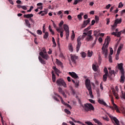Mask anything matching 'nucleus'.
Returning <instances> with one entry per match:
<instances>
[{
    "label": "nucleus",
    "mask_w": 125,
    "mask_h": 125,
    "mask_svg": "<svg viewBox=\"0 0 125 125\" xmlns=\"http://www.w3.org/2000/svg\"><path fill=\"white\" fill-rule=\"evenodd\" d=\"M52 22H53V27L54 28H55L56 31L58 32V33H60V30H61V28H58V27H57V26H56V24H55V23H54V21H53L52 20H51Z\"/></svg>",
    "instance_id": "16"
},
{
    "label": "nucleus",
    "mask_w": 125,
    "mask_h": 125,
    "mask_svg": "<svg viewBox=\"0 0 125 125\" xmlns=\"http://www.w3.org/2000/svg\"><path fill=\"white\" fill-rule=\"evenodd\" d=\"M57 84L58 85H59V86H61V85H62L64 87H67V84L64 82V80L62 79H60L57 80L56 81Z\"/></svg>",
    "instance_id": "7"
},
{
    "label": "nucleus",
    "mask_w": 125,
    "mask_h": 125,
    "mask_svg": "<svg viewBox=\"0 0 125 125\" xmlns=\"http://www.w3.org/2000/svg\"><path fill=\"white\" fill-rule=\"evenodd\" d=\"M111 102L114 108H115L116 112H117V113H119L120 110H119V108H118V106L115 104V103H114V100H111Z\"/></svg>",
    "instance_id": "13"
},
{
    "label": "nucleus",
    "mask_w": 125,
    "mask_h": 125,
    "mask_svg": "<svg viewBox=\"0 0 125 125\" xmlns=\"http://www.w3.org/2000/svg\"><path fill=\"white\" fill-rule=\"evenodd\" d=\"M92 69L93 70V71H94V72H96L97 71V66H96V65L95 64H92Z\"/></svg>",
    "instance_id": "26"
},
{
    "label": "nucleus",
    "mask_w": 125,
    "mask_h": 125,
    "mask_svg": "<svg viewBox=\"0 0 125 125\" xmlns=\"http://www.w3.org/2000/svg\"><path fill=\"white\" fill-rule=\"evenodd\" d=\"M83 39L81 37V36H79L77 38V44L76 46V51L77 52H79V50H80V48L81 47V46L82 45V42H81V41H82Z\"/></svg>",
    "instance_id": "8"
},
{
    "label": "nucleus",
    "mask_w": 125,
    "mask_h": 125,
    "mask_svg": "<svg viewBox=\"0 0 125 125\" xmlns=\"http://www.w3.org/2000/svg\"><path fill=\"white\" fill-rule=\"evenodd\" d=\"M97 34H98V31H97V30H95L94 31V36H95V37H96V36H97Z\"/></svg>",
    "instance_id": "55"
},
{
    "label": "nucleus",
    "mask_w": 125,
    "mask_h": 125,
    "mask_svg": "<svg viewBox=\"0 0 125 125\" xmlns=\"http://www.w3.org/2000/svg\"><path fill=\"white\" fill-rule=\"evenodd\" d=\"M107 78H108V74H104L103 77L104 82H106Z\"/></svg>",
    "instance_id": "23"
},
{
    "label": "nucleus",
    "mask_w": 125,
    "mask_h": 125,
    "mask_svg": "<svg viewBox=\"0 0 125 125\" xmlns=\"http://www.w3.org/2000/svg\"><path fill=\"white\" fill-rule=\"evenodd\" d=\"M45 14H47V11H43V12L42 13V14L41 15V16H44Z\"/></svg>",
    "instance_id": "44"
},
{
    "label": "nucleus",
    "mask_w": 125,
    "mask_h": 125,
    "mask_svg": "<svg viewBox=\"0 0 125 125\" xmlns=\"http://www.w3.org/2000/svg\"><path fill=\"white\" fill-rule=\"evenodd\" d=\"M110 53L109 55H113V53H114V50H113V48H110Z\"/></svg>",
    "instance_id": "50"
},
{
    "label": "nucleus",
    "mask_w": 125,
    "mask_h": 125,
    "mask_svg": "<svg viewBox=\"0 0 125 125\" xmlns=\"http://www.w3.org/2000/svg\"><path fill=\"white\" fill-rule=\"evenodd\" d=\"M68 48L69 51L71 52H73V51H74V48H73V45L72 44V43H70L68 44Z\"/></svg>",
    "instance_id": "17"
},
{
    "label": "nucleus",
    "mask_w": 125,
    "mask_h": 125,
    "mask_svg": "<svg viewBox=\"0 0 125 125\" xmlns=\"http://www.w3.org/2000/svg\"><path fill=\"white\" fill-rule=\"evenodd\" d=\"M65 106H67V107H68V108H69V109H72V106H71V105H70V104H65Z\"/></svg>",
    "instance_id": "61"
},
{
    "label": "nucleus",
    "mask_w": 125,
    "mask_h": 125,
    "mask_svg": "<svg viewBox=\"0 0 125 125\" xmlns=\"http://www.w3.org/2000/svg\"><path fill=\"white\" fill-rule=\"evenodd\" d=\"M110 42V37H107V38L105 40L104 42L103 45L102 50L103 54H104L105 58H107L108 56V46H109V43Z\"/></svg>",
    "instance_id": "1"
},
{
    "label": "nucleus",
    "mask_w": 125,
    "mask_h": 125,
    "mask_svg": "<svg viewBox=\"0 0 125 125\" xmlns=\"http://www.w3.org/2000/svg\"><path fill=\"white\" fill-rule=\"evenodd\" d=\"M109 74L111 75H114L115 74V71L114 70H110V71H109Z\"/></svg>",
    "instance_id": "52"
},
{
    "label": "nucleus",
    "mask_w": 125,
    "mask_h": 125,
    "mask_svg": "<svg viewBox=\"0 0 125 125\" xmlns=\"http://www.w3.org/2000/svg\"><path fill=\"white\" fill-rule=\"evenodd\" d=\"M53 99H54V100H56V101H57V102H60V101H59V99H57V98L56 96H53Z\"/></svg>",
    "instance_id": "51"
},
{
    "label": "nucleus",
    "mask_w": 125,
    "mask_h": 125,
    "mask_svg": "<svg viewBox=\"0 0 125 125\" xmlns=\"http://www.w3.org/2000/svg\"><path fill=\"white\" fill-rule=\"evenodd\" d=\"M89 102H90V103H92V104H94L95 103V101L92 99H89Z\"/></svg>",
    "instance_id": "53"
},
{
    "label": "nucleus",
    "mask_w": 125,
    "mask_h": 125,
    "mask_svg": "<svg viewBox=\"0 0 125 125\" xmlns=\"http://www.w3.org/2000/svg\"><path fill=\"white\" fill-rule=\"evenodd\" d=\"M67 19H68V20H72V16H71V15H68L67 17Z\"/></svg>",
    "instance_id": "62"
},
{
    "label": "nucleus",
    "mask_w": 125,
    "mask_h": 125,
    "mask_svg": "<svg viewBox=\"0 0 125 125\" xmlns=\"http://www.w3.org/2000/svg\"><path fill=\"white\" fill-rule=\"evenodd\" d=\"M104 71L105 73V75H108V69H107V68L105 67Z\"/></svg>",
    "instance_id": "47"
},
{
    "label": "nucleus",
    "mask_w": 125,
    "mask_h": 125,
    "mask_svg": "<svg viewBox=\"0 0 125 125\" xmlns=\"http://www.w3.org/2000/svg\"><path fill=\"white\" fill-rule=\"evenodd\" d=\"M53 70H54V71H55L56 74H57V73H60V71L59 70V69H58L57 68H56V67L53 66Z\"/></svg>",
    "instance_id": "24"
},
{
    "label": "nucleus",
    "mask_w": 125,
    "mask_h": 125,
    "mask_svg": "<svg viewBox=\"0 0 125 125\" xmlns=\"http://www.w3.org/2000/svg\"><path fill=\"white\" fill-rule=\"evenodd\" d=\"M93 53L92 51L90 52V51L88 50L87 53L88 57H91V56H92Z\"/></svg>",
    "instance_id": "30"
},
{
    "label": "nucleus",
    "mask_w": 125,
    "mask_h": 125,
    "mask_svg": "<svg viewBox=\"0 0 125 125\" xmlns=\"http://www.w3.org/2000/svg\"><path fill=\"white\" fill-rule=\"evenodd\" d=\"M63 29H64L65 32L70 31V30H69V26H68V25H67V24L63 25Z\"/></svg>",
    "instance_id": "20"
},
{
    "label": "nucleus",
    "mask_w": 125,
    "mask_h": 125,
    "mask_svg": "<svg viewBox=\"0 0 125 125\" xmlns=\"http://www.w3.org/2000/svg\"><path fill=\"white\" fill-rule=\"evenodd\" d=\"M70 58L72 62H73L74 64H77V60H78V58H79V57L76 56L75 55L71 54Z\"/></svg>",
    "instance_id": "10"
},
{
    "label": "nucleus",
    "mask_w": 125,
    "mask_h": 125,
    "mask_svg": "<svg viewBox=\"0 0 125 125\" xmlns=\"http://www.w3.org/2000/svg\"><path fill=\"white\" fill-rule=\"evenodd\" d=\"M57 63L58 64V65H62V62H61L60 61L58 60V59H56Z\"/></svg>",
    "instance_id": "48"
},
{
    "label": "nucleus",
    "mask_w": 125,
    "mask_h": 125,
    "mask_svg": "<svg viewBox=\"0 0 125 125\" xmlns=\"http://www.w3.org/2000/svg\"><path fill=\"white\" fill-rule=\"evenodd\" d=\"M108 59H109V62L110 63H112L113 62V61L112 60V55H109L108 56Z\"/></svg>",
    "instance_id": "37"
},
{
    "label": "nucleus",
    "mask_w": 125,
    "mask_h": 125,
    "mask_svg": "<svg viewBox=\"0 0 125 125\" xmlns=\"http://www.w3.org/2000/svg\"><path fill=\"white\" fill-rule=\"evenodd\" d=\"M98 103L100 104H101V105H104V106H105V107H109V105H108L106 103V102H105L104 101V100H102V99H99L98 100Z\"/></svg>",
    "instance_id": "11"
},
{
    "label": "nucleus",
    "mask_w": 125,
    "mask_h": 125,
    "mask_svg": "<svg viewBox=\"0 0 125 125\" xmlns=\"http://www.w3.org/2000/svg\"><path fill=\"white\" fill-rule=\"evenodd\" d=\"M27 31H28L29 33L31 34V35H32V36H34V37H37V35H36L35 34L33 33L31 31H29V30H27Z\"/></svg>",
    "instance_id": "56"
},
{
    "label": "nucleus",
    "mask_w": 125,
    "mask_h": 125,
    "mask_svg": "<svg viewBox=\"0 0 125 125\" xmlns=\"http://www.w3.org/2000/svg\"><path fill=\"white\" fill-rule=\"evenodd\" d=\"M83 13H81L79 15L77 16L79 20H82V16H83Z\"/></svg>",
    "instance_id": "29"
},
{
    "label": "nucleus",
    "mask_w": 125,
    "mask_h": 125,
    "mask_svg": "<svg viewBox=\"0 0 125 125\" xmlns=\"http://www.w3.org/2000/svg\"><path fill=\"white\" fill-rule=\"evenodd\" d=\"M38 59H39L40 62H41V63L42 64H45V61H44V60H43V59H42V57H41V56H39Z\"/></svg>",
    "instance_id": "19"
},
{
    "label": "nucleus",
    "mask_w": 125,
    "mask_h": 125,
    "mask_svg": "<svg viewBox=\"0 0 125 125\" xmlns=\"http://www.w3.org/2000/svg\"><path fill=\"white\" fill-rule=\"evenodd\" d=\"M81 54L82 57H83V58H85V57H86V54L84 52H81Z\"/></svg>",
    "instance_id": "33"
},
{
    "label": "nucleus",
    "mask_w": 125,
    "mask_h": 125,
    "mask_svg": "<svg viewBox=\"0 0 125 125\" xmlns=\"http://www.w3.org/2000/svg\"><path fill=\"white\" fill-rule=\"evenodd\" d=\"M95 20L96 23H98V22L99 21V17L97 16H95Z\"/></svg>",
    "instance_id": "38"
},
{
    "label": "nucleus",
    "mask_w": 125,
    "mask_h": 125,
    "mask_svg": "<svg viewBox=\"0 0 125 125\" xmlns=\"http://www.w3.org/2000/svg\"><path fill=\"white\" fill-rule=\"evenodd\" d=\"M48 32H45L44 35H43V39H45V40L47 39V38H48Z\"/></svg>",
    "instance_id": "32"
},
{
    "label": "nucleus",
    "mask_w": 125,
    "mask_h": 125,
    "mask_svg": "<svg viewBox=\"0 0 125 125\" xmlns=\"http://www.w3.org/2000/svg\"><path fill=\"white\" fill-rule=\"evenodd\" d=\"M98 41L100 43L103 42V40L101 38V37L99 38Z\"/></svg>",
    "instance_id": "59"
},
{
    "label": "nucleus",
    "mask_w": 125,
    "mask_h": 125,
    "mask_svg": "<svg viewBox=\"0 0 125 125\" xmlns=\"http://www.w3.org/2000/svg\"><path fill=\"white\" fill-rule=\"evenodd\" d=\"M124 6V4L122 2H120L118 5V8H122Z\"/></svg>",
    "instance_id": "42"
},
{
    "label": "nucleus",
    "mask_w": 125,
    "mask_h": 125,
    "mask_svg": "<svg viewBox=\"0 0 125 125\" xmlns=\"http://www.w3.org/2000/svg\"><path fill=\"white\" fill-rule=\"evenodd\" d=\"M103 119L104 121H107V122L109 121V118H108L107 116L106 117H103Z\"/></svg>",
    "instance_id": "54"
},
{
    "label": "nucleus",
    "mask_w": 125,
    "mask_h": 125,
    "mask_svg": "<svg viewBox=\"0 0 125 125\" xmlns=\"http://www.w3.org/2000/svg\"><path fill=\"white\" fill-rule=\"evenodd\" d=\"M95 24V21L94 20H92L91 21V25L93 26V25H94Z\"/></svg>",
    "instance_id": "63"
},
{
    "label": "nucleus",
    "mask_w": 125,
    "mask_h": 125,
    "mask_svg": "<svg viewBox=\"0 0 125 125\" xmlns=\"http://www.w3.org/2000/svg\"><path fill=\"white\" fill-rule=\"evenodd\" d=\"M98 39V38L96 36V38L95 39V41L94 42V43L92 44V47H93V46H94V45H95V44H96V42H97Z\"/></svg>",
    "instance_id": "35"
},
{
    "label": "nucleus",
    "mask_w": 125,
    "mask_h": 125,
    "mask_svg": "<svg viewBox=\"0 0 125 125\" xmlns=\"http://www.w3.org/2000/svg\"><path fill=\"white\" fill-rule=\"evenodd\" d=\"M90 22V19H88L87 20L84 21H83V23L85 24V25H86V26H87L88 24H89V23Z\"/></svg>",
    "instance_id": "25"
},
{
    "label": "nucleus",
    "mask_w": 125,
    "mask_h": 125,
    "mask_svg": "<svg viewBox=\"0 0 125 125\" xmlns=\"http://www.w3.org/2000/svg\"><path fill=\"white\" fill-rule=\"evenodd\" d=\"M121 35H122V31L118 32L116 33V37H117V38H120L121 37Z\"/></svg>",
    "instance_id": "39"
},
{
    "label": "nucleus",
    "mask_w": 125,
    "mask_h": 125,
    "mask_svg": "<svg viewBox=\"0 0 125 125\" xmlns=\"http://www.w3.org/2000/svg\"><path fill=\"white\" fill-rule=\"evenodd\" d=\"M87 32H83V35H82V36H80L81 37V39H82V40H83V39H84V38H85V37H87Z\"/></svg>",
    "instance_id": "27"
},
{
    "label": "nucleus",
    "mask_w": 125,
    "mask_h": 125,
    "mask_svg": "<svg viewBox=\"0 0 125 125\" xmlns=\"http://www.w3.org/2000/svg\"><path fill=\"white\" fill-rule=\"evenodd\" d=\"M52 42L53 43V47H56V42H55V39H54V37H52Z\"/></svg>",
    "instance_id": "31"
},
{
    "label": "nucleus",
    "mask_w": 125,
    "mask_h": 125,
    "mask_svg": "<svg viewBox=\"0 0 125 125\" xmlns=\"http://www.w3.org/2000/svg\"><path fill=\"white\" fill-rule=\"evenodd\" d=\"M86 27V24H85V23H84V22H83V24L81 26V28L83 29V28H85Z\"/></svg>",
    "instance_id": "58"
},
{
    "label": "nucleus",
    "mask_w": 125,
    "mask_h": 125,
    "mask_svg": "<svg viewBox=\"0 0 125 125\" xmlns=\"http://www.w3.org/2000/svg\"><path fill=\"white\" fill-rule=\"evenodd\" d=\"M85 84L87 89L89 91V94L91 98H93V95H92V90L91 89V84H90V80L87 79L85 82Z\"/></svg>",
    "instance_id": "3"
},
{
    "label": "nucleus",
    "mask_w": 125,
    "mask_h": 125,
    "mask_svg": "<svg viewBox=\"0 0 125 125\" xmlns=\"http://www.w3.org/2000/svg\"><path fill=\"white\" fill-rule=\"evenodd\" d=\"M42 51L40 52L39 55L43 59L45 60H48V55L47 54V52H46V49L45 48L43 47L42 48Z\"/></svg>",
    "instance_id": "5"
},
{
    "label": "nucleus",
    "mask_w": 125,
    "mask_h": 125,
    "mask_svg": "<svg viewBox=\"0 0 125 125\" xmlns=\"http://www.w3.org/2000/svg\"><path fill=\"white\" fill-rule=\"evenodd\" d=\"M51 73L53 82L55 83V82L56 81V76H55V74H54V71L52 70Z\"/></svg>",
    "instance_id": "14"
},
{
    "label": "nucleus",
    "mask_w": 125,
    "mask_h": 125,
    "mask_svg": "<svg viewBox=\"0 0 125 125\" xmlns=\"http://www.w3.org/2000/svg\"><path fill=\"white\" fill-rule=\"evenodd\" d=\"M34 16V15L33 14H26V15H24L23 17L24 18H27V19H30Z\"/></svg>",
    "instance_id": "15"
},
{
    "label": "nucleus",
    "mask_w": 125,
    "mask_h": 125,
    "mask_svg": "<svg viewBox=\"0 0 125 125\" xmlns=\"http://www.w3.org/2000/svg\"><path fill=\"white\" fill-rule=\"evenodd\" d=\"M82 107L83 108L85 112H88L89 111H94L95 108L93 105L91 104L86 103L83 104H81Z\"/></svg>",
    "instance_id": "4"
},
{
    "label": "nucleus",
    "mask_w": 125,
    "mask_h": 125,
    "mask_svg": "<svg viewBox=\"0 0 125 125\" xmlns=\"http://www.w3.org/2000/svg\"><path fill=\"white\" fill-rule=\"evenodd\" d=\"M123 48V45H121L118 48V50H117V53H120L121 52V49H122Z\"/></svg>",
    "instance_id": "34"
},
{
    "label": "nucleus",
    "mask_w": 125,
    "mask_h": 125,
    "mask_svg": "<svg viewBox=\"0 0 125 125\" xmlns=\"http://www.w3.org/2000/svg\"><path fill=\"white\" fill-rule=\"evenodd\" d=\"M75 83V87H79V86L80 85V82L77 81Z\"/></svg>",
    "instance_id": "41"
},
{
    "label": "nucleus",
    "mask_w": 125,
    "mask_h": 125,
    "mask_svg": "<svg viewBox=\"0 0 125 125\" xmlns=\"http://www.w3.org/2000/svg\"><path fill=\"white\" fill-rule=\"evenodd\" d=\"M60 30V36L61 38H63V32H64V30Z\"/></svg>",
    "instance_id": "49"
},
{
    "label": "nucleus",
    "mask_w": 125,
    "mask_h": 125,
    "mask_svg": "<svg viewBox=\"0 0 125 125\" xmlns=\"http://www.w3.org/2000/svg\"><path fill=\"white\" fill-rule=\"evenodd\" d=\"M120 53H117L116 55V60H119V55Z\"/></svg>",
    "instance_id": "57"
},
{
    "label": "nucleus",
    "mask_w": 125,
    "mask_h": 125,
    "mask_svg": "<svg viewBox=\"0 0 125 125\" xmlns=\"http://www.w3.org/2000/svg\"><path fill=\"white\" fill-rule=\"evenodd\" d=\"M59 92H60V93H61L62 94L64 93L63 90L62 89L61 87H59Z\"/></svg>",
    "instance_id": "46"
},
{
    "label": "nucleus",
    "mask_w": 125,
    "mask_h": 125,
    "mask_svg": "<svg viewBox=\"0 0 125 125\" xmlns=\"http://www.w3.org/2000/svg\"><path fill=\"white\" fill-rule=\"evenodd\" d=\"M63 24H64V21H61L60 23L59 24V29H62L61 30H63V29L62 28V26L63 25Z\"/></svg>",
    "instance_id": "22"
},
{
    "label": "nucleus",
    "mask_w": 125,
    "mask_h": 125,
    "mask_svg": "<svg viewBox=\"0 0 125 125\" xmlns=\"http://www.w3.org/2000/svg\"><path fill=\"white\" fill-rule=\"evenodd\" d=\"M25 22V24L28 28H31V24L30 23V21H29L28 20L25 19L24 20Z\"/></svg>",
    "instance_id": "18"
},
{
    "label": "nucleus",
    "mask_w": 125,
    "mask_h": 125,
    "mask_svg": "<svg viewBox=\"0 0 125 125\" xmlns=\"http://www.w3.org/2000/svg\"><path fill=\"white\" fill-rule=\"evenodd\" d=\"M60 99H61V101L62 103V104H63V105H65L67 104V103H65V102H64V101L63 100V99L62 98V97H60Z\"/></svg>",
    "instance_id": "40"
},
{
    "label": "nucleus",
    "mask_w": 125,
    "mask_h": 125,
    "mask_svg": "<svg viewBox=\"0 0 125 125\" xmlns=\"http://www.w3.org/2000/svg\"><path fill=\"white\" fill-rule=\"evenodd\" d=\"M92 30H90L87 32V36L85 38L86 42H91L93 41V37H92Z\"/></svg>",
    "instance_id": "6"
},
{
    "label": "nucleus",
    "mask_w": 125,
    "mask_h": 125,
    "mask_svg": "<svg viewBox=\"0 0 125 125\" xmlns=\"http://www.w3.org/2000/svg\"><path fill=\"white\" fill-rule=\"evenodd\" d=\"M69 74L73 79H79V76L77 75V73L75 72H69Z\"/></svg>",
    "instance_id": "12"
},
{
    "label": "nucleus",
    "mask_w": 125,
    "mask_h": 125,
    "mask_svg": "<svg viewBox=\"0 0 125 125\" xmlns=\"http://www.w3.org/2000/svg\"><path fill=\"white\" fill-rule=\"evenodd\" d=\"M64 112L66 113V114H67V115H71V111L67 109H64Z\"/></svg>",
    "instance_id": "36"
},
{
    "label": "nucleus",
    "mask_w": 125,
    "mask_h": 125,
    "mask_svg": "<svg viewBox=\"0 0 125 125\" xmlns=\"http://www.w3.org/2000/svg\"><path fill=\"white\" fill-rule=\"evenodd\" d=\"M121 23H122V19H116L115 21V22H114L113 25H111V27H112L113 30H115V29H116V27H117L118 26V24H121Z\"/></svg>",
    "instance_id": "9"
},
{
    "label": "nucleus",
    "mask_w": 125,
    "mask_h": 125,
    "mask_svg": "<svg viewBox=\"0 0 125 125\" xmlns=\"http://www.w3.org/2000/svg\"><path fill=\"white\" fill-rule=\"evenodd\" d=\"M37 33L38 34V35H42V32L41 30H38L37 31Z\"/></svg>",
    "instance_id": "43"
},
{
    "label": "nucleus",
    "mask_w": 125,
    "mask_h": 125,
    "mask_svg": "<svg viewBox=\"0 0 125 125\" xmlns=\"http://www.w3.org/2000/svg\"><path fill=\"white\" fill-rule=\"evenodd\" d=\"M75 39V32L74 30H72V35L71 36V39L74 40Z\"/></svg>",
    "instance_id": "45"
},
{
    "label": "nucleus",
    "mask_w": 125,
    "mask_h": 125,
    "mask_svg": "<svg viewBox=\"0 0 125 125\" xmlns=\"http://www.w3.org/2000/svg\"><path fill=\"white\" fill-rule=\"evenodd\" d=\"M93 121H94V122H95L96 124H97V125H102V123L100 122V121H99V120H97V119H93Z\"/></svg>",
    "instance_id": "21"
},
{
    "label": "nucleus",
    "mask_w": 125,
    "mask_h": 125,
    "mask_svg": "<svg viewBox=\"0 0 125 125\" xmlns=\"http://www.w3.org/2000/svg\"><path fill=\"white\" fill-rule=\"evenodd\" d=\"M22 8L24 10H27V7H26V6H22Z\"/></svg>",
    "instance_id": "64"
},
{
    "label": "nucleus",
    "mask_w": 125,
    "mask_h": 125,
    "mask_svg": "<svg viewBox=\"0 0 125 125\" xmlns=\"http://www.w3.org/2000/svg\"><path fill=\"white\" fill-rule=\"evenodd\" d=\"M65 35H66V40H68V39H69V36H70V30L65 31Z\"/></svg>",
    "instance_id": "28"
},
{
    "label": "nucleus",
    "mask_w": 125,
    "mask_h": 125,
    "mask_svg": "<svg viewBox=\"0 0 125 125\" xmlns=\"http://www.w3.org/2000/svg\"><path fill=\"white\" fill-rule=\"evenodd\" d=\"M89 30V29L88 28H87V27L86 28H85V29H84V30L83 31V33H85L86 32H88V31Z\"/></svg>",
    "instance_id": "60"
},
{
    "label": "nucleus",
    "mask_w": 125,
    "mask_h": 125,
    "mask_svg": "<svg viewBox=\"0 0 125 125\" xmlns=\"http://www.w3.org/2000/svg\"><path fill=\"white\" fill-rule=\"evenodd\" d=\"M118 68L120 70V72H121L120 83H125V70L124 69V63H118Z\"/></svg>",
    "instance_id": "2"
}]
</instances>
